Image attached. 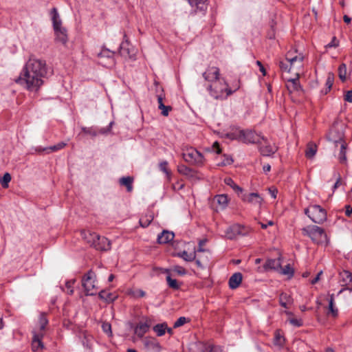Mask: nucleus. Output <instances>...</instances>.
<instances>
[{
	"label": "nucleus",
	"mask_w": 352,
	"mask_h": 352,
	"mask_svg": "<svg viewBox=\"0 0 352 352\" xmlns=\"http://www.w3.org/2000/svg\"><path fill=\"white\" fill-rule=\"evenodd\" d=\"M347 70L345 64H341L338 67V76L340 79L344 82L346 80Z\"/></svg>",
	"instance_id": "40"
},
{
	"label": "nucleus",
	"mask_w": 352,
	"mask_h": 352,
	"mask_svg": "<svg viewBox=\"0 0 352 352\" xmlns=\"http://www.w3.org/2000/svg\"><path fill=\"white\" fill-rule=\"evenodd\" d=\"M131 294L134 297L136 298L144 297L145 296V292L141 289L134 291Z\"/></svg>",
	"instance_id": "54"
},
{
	"label": "nucleus",
	"mask_w": 352,
	"mask_h": 352,
	"mask_svg": "<svg viewBox=\"0 0 352 352\" xmlns=\"http://www.w3.org/2000/svg\"><path fill=\"white\" fill-rule=\"evenodd\" d=\"M48 320L44 314H41L38 321V326L33 331V338L32 342V347L33 351H38L43 348V344L41 341L43 336V331Z\"/></svg>",
	"instance_id": "5"
},
{
	"label": "nucleus",
	"mask_w": 352,
	"mask_h": 352,
	"mask_svg": "<svg viewBox=\"0 0 352 352\" xmlns=\"http://www.w3.org/2000/svg\"><path fill=\"white\" fill-rule=\"evenodd\" d=\"M343 137L342 130L336 126L331 129L327 135L328 140L333 143V146H338V143L344 142Z\"/></svg>",
	"instance_id": "12"
},
{
	"label": "nucleus",
	"mask_w": 352,
	"mask_h": 352,
	"mask_svg": "<svg viewBox=\"0 0 352 352\" xmlns=\"http://www.w3.org/2000/svg\"><path fill=\"white\" fill-rule=\"evenodd\" d=\"M153 329L157 336H162L166 333V330L167 329V324L166 322L157 324L155 325Z\"/></svg>",
	"instance_id": "31"
},
{
	"label": "nucleus",
	"mask_w": 352,
	"mask_h": 352,
	"mask_svg": "<svg viewBox=\"0 0 352 352\" xmlns=\"http://www.w3.org/2000/svg\"><path fill=\"white\" fill-rule=\"evenodd\" d=\"M94 339L91 336H85L82 340L83 346L89 351H91Z\"/></svg>",
	"instance_id": "39"
},
{
	"label": "nucleus",
	"mask_w": 352,
	"mask_h": 352,
	"mask_svg": "<svg viewBox=\"0 0 352 352\" xmlns=\"http://www.w3.org/2000/svg\"><path fill=\"white\" fill-rule=\"evenodd\" d=\"M47 73L45 61L31 56L15 82L28 91H37L43 85Z\"/></svg>",
	"instance_id": "1"
},
{
	"label": "nucleus",
	"mask_w": 352,
	"mask_h": 352,
	"mask_svg": "<svg viewBox=\"0 0 352 352\" xmlns=\"http://www.w3.org/2000/svg\"><path fill=\"white\" fill-rule=\"evenodd\" d=\"M289 322L291 324H292L295 327H300L302 324V322L300 319L289 318Z\"/></svg>",
	"instance_id": "51"
},
{
	"label": "nucleus",
	"mask_w": 352,
	"mask_h": 352,
	"mask_svg": "<svg viewBox=\"0 0 352 352\" xmlns=\"http://www.w3.org/2000/svg\"><path fill=\"white\" fill-rule=\"evenodd\" d=\"M242 200L256 207H260L263 203V198L256 192L244 194Z\"/></svg>",
	"instance_id": "15"
},
{
	"label": "nucleus",
	"mask_w": 352,
	"mask_h": 352,
	"mask_svg": "<svg viewBox=\"0 0 352 352\" xmlns=\"http://www.w3.org/2000/svg\"><path fill=\"white\" fill-rule=\"evenodd\" d=\"M166 281L169 287L172 289H178L181 286V283H179L176 279L172 278L170 274L166 276Z\"/></svg>",
	"instance_id": "41"
},
{
	"label": "nucleus",
	"mask_w": 352,
	"mask_h": 352,
	"mask_svg": "<svg viewBox=\"0 0 352 352\" xmlns=\"http://www.w3.org/2000/svg\"><path fill=\"white\" fill-rule=\"evenodd\" d=\"M242 281V274L239 272L234 274L229 280V286L231 289L237 288Z\"/></svg>",
	"instance_id": "24"
},
{
	"label": "nucleus",
	"mask_w": 352,
	"mask_h": 352,
	"mask_svg": "<svg viewBox=\"0 0 352 352\" xmlns=\"http://www.w3.org/2000/svg\"><path fill=\"white\" fill-rule=\"evenodd\" d=\"M184 160L190 164L201 166L204 164V158L201 153L193 148H187L183 153Z\"/></svg>",
	"instance_id": "9"
},
{
	"label": "nucleus",
	"mask_w": 352,
	"mask_h": 352,
	"mask_svg": "<svg viewBox=\"0 0 352 352\" xmlns=\"http://www.w3.org/2000/svg\"><path fill=\"white\" fill-rule=\"evenodd\" d=\"M178 170L179 173L187 174L188 172L189 171V169L186 166L182 165L179 166Z\"/></svg>",
	"instance_id": "58"
},
{
	"label": "nucleus",
	"mask_w": 352,
	"mask_h": 352,
	"mask_svg": "<svg viewBox=\"0 0 352 352\" xmlns=\"http://www.w3.org/2000/svg\"><path fill=\"white\" fill-rule=\"evenodd\" d=\"M318 146L313 142H310L307 144V148L305 151V156L308 159H313L317 153Z\"/></svg>",
	"instance_id": "26"
},
{
	"label": "nucleus",
	"mask_w": 352,
	"mask_h": 352,
	"mask_svg": "<svg viewBox=\"0 0 352 352\" xmlns=\"http://www.w3.org/2000/svg\"><path fill=\"white\" fill-rule=\"evenodd\" d=\"M281 259L280 258L274 259H267L264 265L265 270H276L278 271L280 269Z\"/></svg>",
	"instance_id": "21"
},
{
	"label": "nucleus",
	"mask_w": 352,
	"mask_h": 352,
	"mask_svg": "<svg viewBox=\"0 0 352 352\" xmlns=\"http://www.w3.org/2000/svg\"><path fill=\"white\" fill-rule=\"evenodd\" d=\"M214 201L217 203V210H224L228 205L229 199L226 195H218L214 197Z\"/></svg>",
	"instance_id": "22"
},
{
	"label": "nucleus",
	"mask_w": 352,
	"mask_h": 352,
	"mask_svg": "<svg viewBox=\"0 0 352 352\" xmlns=\"http://www.w3.org/2000/svg\"><path fill=\"white\" fill-rule=\"evenodd\" d=\"M258 144H260L261 154L265 156L273 155L278 149L277 146L272 141L263 137H261L260 142H258Z\"/></svg>",
	"instance_id": "11"
},
{
	"label": "nucleus",
	"mask_w": 352,
	"mask_h": 352,
	"mask_svg": "<svg viewBox=\"0 0 352 352\" xmlns=\"http://www.w3.org/2000/svg\"><path fill=\"white\" fill-rule=\"evenodd\" d=\"M102 330L108 333V334H111V324L109 323H103L102 325Z\"/></svg>",
	"instance_id": "53"
},
{
	"label": "nucleus",
	"mask_w": 352,
	"mask_h": 352,
	"mask_svg": "<svg viewBox=\"0 0 352 352\" xmlns=\"http://www.w3.org/2000/svg\"><path fill=\"white\" fill-rule=\"evenodd\" d=\"M304 235L308 236L311 241L318 245H326L328 243L327 236L324 230L317 226H309L302 229Z\"/></svg>",
	"instance_id": "6"
},
{
	"label": "nucleus",
	"mask_w": 352,
	"mask_h": 352,
	"mask_svg": "<svg viewBox=\"0 0 352 352\" xmlns=\"http://www.w3.org/2000/svg\"><path fill=\"white\" fill-rule=\"evenodd\" d=\"M174 234L169 231H163L157 237V241L160 243H167L174 239Z\"/></svg>",
	"instance_id": "25"
},
{
	"label": "nucleus",
	"mask_w": 352,
	"mask_h": 352,
	"mask_svg": "<svg viewBox=\"0 0 352 352\" xmlns=\"http://www.w3.org/2000/svg\"><path fill=\"white\" fill-rule=\"evenodd\" d=\"M304 56L296 50L289 51L284 60L279 61V67L283 73L292 74L294 77H285L286 87L290 93L302 91L299 83V76L302 72Z\"/></svg>",
	"instance_id": "2"
},
{
	"label": "nucleus",
	"mask_w": 352,
	"mask_h": 352,
	"mask_svg": "<svg viewBox=\"0 0 352 352\" xmlns=\"http://www.w3.org/2000/svg\"><path fill=\"white\" fill-rule=\"evenodd\" d=\"M158 108L162 111L161 113L164 116H168V113L170 111H171L172 108L170 106H165L163 103V99L162 97L159 96L158 98Z\"/></svg>",
	"instance_id": "29"
},
{
	"label": "nucleus",
	"mask_w": 352,
	"mask_h": 352,
	"mask_svg": "<svg viewBox=\"0 0 352 352\" xmlns=\"http://www.w3.org/2000/svg\"><path fill=\"white\" fill-rule=\"evenodd\" d=\"M334 82V75L333 73H329L327 74V80H326V86L327 87V90L329 91L333 84Z\"/></svg>",
	"instance_id": "47"
},
{
	"label": "nucleus",
	"mask_w": 352,
	"mask_h": 352,
	"mask_svg": "<svg viewBox=\"0 0 352 352\" xmlns=\"http://www.w3.org/2000/svg\"><path fill=\"white\" fill-rule=\"evenodd\" d=\"M200 346H202V352H212L214 347H212L211 345H207L204 343H199Z\"/></svg>",
	"instance_id": "52"
},
{
	"label": "nucleus",
	"mask_w": 352,
	"mask_h": 352,
	"mask_svg": "<svg viewBox=\"0 0 352 352\" xmlns=\"http://www.w3.org/2000/svg\"><path fill=\"white\" fill-rule=\"evenodd\" d=\"M274 343L278 346H282L285 343L284 336L279 330L275 331Z\"/></svg>",
	"instance_id": "36"
},
{
	"label": "nucleus",
	"mask_w": 352,
	"mask_h": 352,
	"mask_svg": "<svg viewBox=\"0 0 352 352\" xmlns=\"http://www.w3.org/2000/svg\"><path fill=\"white\" fill-rule=\"evenodd\" d=\"M153 219V215L151 212L148 214H146L144 216H142L140 219V223L141 226L145 228L149 226L151 221Z\"/></svg>",
	"instance_id": "33"
},
{
	"label": "nucleus",
	"mask_w": 352,
	"mask_h": 352,
	"mask_svg": "<svg viewBox=\"0 0 352 352\" xmlns=\"http://www.w3.org/2000/svg\"><path fill=\"white\" fill-rule=\"evenodd\" d=\"M188 321L187 318L185 317H180L177 320V321L174 323L173 327L177 328L182 325H184L185 323H186Z\"/></svg>",
	"instance_id": "50"
},
{
	"label": "nucleus",
	"mask_w": 352,
	"mask_h": 352,
	"mask_svg": "<svg viewBox=\"0 0 352 352\" xmlns=\"http://www.w3.org/2000/svg\"><path fill=\"white\" fill-rule=\"evenodd\" d=\"M241 142L244 143H258L260 142L261 137L252 131L242 130Z\"/></svg>",
	"instance_id": "17"
},
{
	"label": "nucleus",
	"mask_w": 352,
	"mask_h": 352,
	"mask_svg": "<svg viewBox=\"0 0 352 352\" xmlns=\"http://www.w3.org/2000/svg\"><path fill=\"white\" fill-rule=\"evenodd\" d=\"M91 247L97 250L107 251L111 249V243L106 237L100 236V239H97Z\"/></svg>",
	"instance_id": "20"
},
{
	"label": "nucleus",
	"mask_w": 352,
	"mask_h": 352,
	"mask_svg": "<svg viewBox=\"0 0 352 352\" xmlns=\"http://www.w3.org/2000/svg\"><path fill=\"white\" fill-rule=\"evenodd\" d=\"M244 228L239 224H234L227 228L225 236L228 239H234L239 235L243 234Z\"/></svg>",
	"instance_id": "16"
},
{
	"label": "nucleus",
	"mask_w": 352,
	"mask_h": 352,
	"mask_svg": "<svg viewBox=\"0 0 352 352\" xmlns=\"http://www.w3.org/2000/svg\"><path fill=\"white\" fill-rule=\"evenodd\" d=\"M11 180V175L6 173L3 175V177L1 179L0 182L3 188H7L8 187V184Z\"/></svg>",
	"instance_id": "45"
},
{
	"label": "nucleus",
	"mask_w": 352,
	"mask_h": 352,
	"mask_svg": "<svg viewBox=\"0 0 352 352\" xmlns=\"http://www.w3.org/2000/svg\"><path fill=\"white\" fill-rule=\"evenodd\" d=\"M113 53L108 50H102L98 54V57L100 58L99 63L100 64H103L102 58L104 57H107L111 63H113Z\"/></svg>",
	"instance_id": "38"
},
{
	"label": "nucleus",
	"mask_w": 352,
	"mask_h": 352,
	"mask_svg": "<svg viewBox=\"0 0 352 352\" xmlns=\"http://www.w3.org/2000/svg\"><path fill=\"white\" fill-rule=\"evenodd\" d=\"M239 87V82L230 87L224 78H221L210 84L208 87V90L210 96L214 98L224 100L238 90Z\"/></svg>",
	"instance_id": "3"
},
{
	"label": "nucleus",
	"mask_w": 352,
	"mask_h": 352,
	"mask_svg": "<svg viewBox=\"0 0 352 352\" xmlns=\"http://www.w3.org/2000/svg\"><path fill=\"white\" fill-rule=\"evenodd\" d=\"M268 192H269L270 195H271V197L273 199H276V195H277V193H278V190L276 188H274V187L269 188H268Z\"/></svg>",
	"instance_id": "55"
},
{
	"label": "nucleus",
	"mask_w": 352,
	"mask_h": 352,
	"mask_svg": "<svg viewBox=\"0 0 352 352\" xmlns=\"http://www.w3.org/2000/svg\"><path fill=\"white\" fill-rule=\"evenodd\" d=\"M120 54L125 58L134 59L136 55L135 49L131 45L126 35L120 46Z\"/></svg>",
	"instance_id": "10"
},
{
	"label": "nucleus",
	"mask_w": 352,
	"mask_h": 352,
	"mask_svg": "<svg viewBox=\"0 0 352 352\" xmlns=\"http://www.w3.org/2000/svg\"><path fill=\"white\" fill-rule=\"evenodd\" d=\"M171 270L173 272H175V274L179 275V276H184L186 275L187 273L186 270L179 265H175L173 267H171Z\"/></svg>",
	"instance_id": "46"
},
{
	"label": "nucleus",
	"mask_w": 352,
	"mask_h": 352,
	"mask_svg": "<svg viewBox=\"0 0 352 352\" xmlns=\"http://www.w3.org/2000/svg\"><path fill=\"white\" fill-rule=\"evenodd\" d=\"M242 130L236 129L227 134V136L231 140H238L241 141Z\"/></svg>",
	"instance_id": "43"
},
{
	"label": "nucleus",
	"mask_w": 352,
	"mask_h": 352,
	"mask_svg": "<svg viewBox=\"0 0 352 352\" xmlns=\"http://www.w3.org/2000/svg\"><path fill=\"white\" fill-rule=\"evenodd\" d=\"M133 179L131 177H122L120 179V184L122 186H125L128 192H131L133 190Z\"/></svg>",
	"instance_id": "30"
},
{
	"label": "nucleus",
	"mask_w": 352,
	"mask_h": 352,
	"mask_svg": "<svg viewBox=\"0 0 352 352\" xmlns=\"http://www.w3.org/2000/svg\"><path fill=\"white\" fill-rule=\"evenodd\" d=\"M278 272L283 275L288 276L289 277L292 276L294 274L293 268L289 264L286 265L284 267L280 266V269H279Z\"/></svg>",
	"instance_id": "42"
},
{
	"label": "nucleus",
	"mask_w": 352,
	"mask_h": 352,
	"mask_svg": "<svg viewBox=\"0 0 352 352\" xmlns=\"http://www.w3.org/2000/svg\"><path fill=\"white\" fill-rule=\"evenodd\" d=\"M305 214L316 223H322L327 219V212L319 205H313L305 209Z\"/></svg>",
	"instance_id": "8"
},
{
	"label": "nucleus",
	"mask_w": 352,
	"mask_h": 352,
	"mask_svg": "<svg viewBox=\"0 0 352 352\" xmlns=\"http://www.w3.org/2000/svg\"><path fill=\"white\" fill-rule=\"evenodd\" d=\"M233 162V160L231 157H226L224 160L220 164L221 166H227L230 165Z\"/></svg>",
	"instance_id": "57"
},
{
	"label": "nucleus",
	"mask_w": 352,
	"mask_h": 352,
	"mask_svg": "<svg viewBox=\"0 0 352 352\" xmlns=\"http://www.w3.org/2000/svg\"><path fill=\"white\" fill-rule=\"evenodd\" d=\"M224 182L225 184L231 186L235 191L240 192H242V188H240L238 185H236L230 177L226 178Z\"/></svg>",
	"instance_id": "44"
},
{
	"label": "nucleus",
	"mask_w": 352,
	"mask_h": 352,
	"mask_svg": "<svg viewBox=\"0 0 352 352\" xmlns=\"http://www.w3.org/2000/svg\"><path fill=\"white\" fill-rule=\"evenodd\" d=\"M212 148L217 153H221V148H220L219 144L217 142H215L213 143Z\"/></svg>",
	"instance_id": "59"
},
{
	"label": "nucleus",
	"mask_w": 352,
	"mask_h": 352,
	"mask_svg": "<svg viewBox=\"0 0 352 352\" xmlns=\"http://www.w3.org/2000/svg\"><path fill=\"white\" fill-rule=\"evenodd\" d=\"M340 283L341 286L344 287L346 289H349L350 291L352 290V287H351L352 282V276L351 274L346 270H343L340 272Z\"/></svg>",
	"instance_id": "19"
},
{
	"label": "nucleus",
	"mask_w": 352,
	"mask_h": 352,
	"mask_svg": "<svg viewBox=\"0 0 352 352\" xmlns=\"http://www.w3.org/2000/svg\"><path fill=\"white\" fill-rule=\"evenodd\" d=\"M204 79L210 84L220 79V69L217 67H209L203 74Z\"/></svg>",
	"instance_id": "14"
},
{
	"label": "nucleus",
	"mask_w": 352,
	"mask_h": 352,
	"mask_svg": "<svg viewBox=\"0 0 352 352\" xmlns=\"http://www.w3.org/2000/svg\"><path fill=\"white\" fill-rule=\"evenodd\" d=\"M270 169H271V166L270 164H265L263 167V170L265 173L269 172L270 170Z\"/></svg>",
	"instance_id": "63"
},
{
	"label": "nucleus",
	"mask_w": 352,
	"mask_h": 352,
	"mask_svg": "<svg viewBox=\"0 0 352 352\" xmlns=\"http://www.w3.org/2000/svg\"><path fill=\"white\" fill-rule=\"evenodd\" d=\"M152 324V320L149 318H143L136 325L134 329L135 333L140 338H142L144 335L149 330Z\"/></svg>",
	"instance_id": "13"
},
{
	"label": "nucleus",
	"mask_w": 352,
	"mask_h": 352,
	"mask_svg": "<svg viewBox=\"0 0 352 352\" xmlns=\"http://www.w3.org/2000/svg\"><path fill=\"white\" fill-rule=\"evenodd\" d=\"M65 146H66L65 143H64V142H59L57 144H56L54 146H50V147L43 148H36V151L38 152V153H41V152H43V151H46L47 153L54 152V151H57L58 150H60V149L63 148Z\"/></svg>",
	"instance_id": "27"
},
{
	"label": "nucleus",
	"mask_w": 352,
	"mask_h": 352,
	"mask_svg": "<svg viewBox=\"0 0 352 352\" xmlns=\"http://www.w3.org/2000/svg\"><path fill=\"white\" fill-rule=\"evenodd\" d=\"M322 271L318 272V274L316 275V276L313 280H311V283L313 285L316 283L320 280V276L322 275Z\"/></svg>",
	"instance_id": "60"
},
{
	"label": "nucleus",
	"mask_w": 352,
	"mask_h": 352,
	"mask_svg": "<svg viewBox=\"0 0 352 352\" xmlns=\"http://www.w3.org/2000/svg\"><path fill=\"white\" fill-rule=\"evenodd\" d=\"M82 286L84 288L86 295H94L98 291L96 274L89 270L82 278Z\"/></svg>",
	"instance_id": "7"
},
{
	"label": "nucleus",
	"mask_w": 352,
	"mask_h": 352,
	"mask_svg": "<svg viewBox=\"0 0 352 352\" xmlns=\"http://www.w3.org/2000/svg\"><path fill=\"white\" fill-rule=\"evenodd\" d=\"M50 14L52 16L53 28L55 32V40L63 45H65L68 41L67 30L62 25V21L57 9L53 8L51 10Z\"/></svg>",
	"instance_id": "4"
},
{
	"label": "nucleus",
	"mask_w": 352,
	"mask_h": 352,
	"mask_svg": "<svg viewBox=\"0 0 352 352\" xmlns=\"http://www.w3.org/2000/svg\"><path fill=\"white\" fill-rule=\"evenodd\" d=\"M192 7H195L200 10H204L207 8L206 0H187Z\"/></svg>",
	"instance_id": "28"
},
{
	"label": "nucleus",
	"mask_w": 352,
	"mask_h": 352,
	"mask_svg": "<svg viewBox=\"0 0 352 352\" xmlns=\"http://www.w3.org/2000/svg\"><path fill=\"white\" fill-rule=\"evenodd\" d=\"M99 297L101 299H103L105 301L109 302H113V300H115L117 298L116 295H115L112 293H109L106 291H101L99 293Z\"/></svg>",
	"instance_id": "32"
},
{
	"label": "nucleus",
	"mask_w": 352,
	"mask_h": 352,
	"mask_svg": "<svg viewBox=\"0 0 352 352\" xmlns=\"http://www.w3.org/2000/svg\"><path fill=\"white\" fill-rule=\"evenodd\" d=\"M212 352H223L221 346H214Z\"/></svg>",
	"instance_id": "64"
},
{
	"label": "nucleus",
	"mask_w": 352,
	"mask_h": 352,
	"mask_svg": "<svg viewBox=\"0 0 352 352\" xmlns=\"http://www.w3.org/2000/svg\"><path fill=\"white\" fill-rule=\"evenodd\" d=\"M159 166L160 170L169 177L170 173L168 168V162L166 161L162 162L160 163Z\"/></svg>",
	"instance_id": "48"
},
{
	"label": "nucleus",
	"mask_w": 352,
	"mask_h": 352,
	"mask_svg": "<svg viewBox=\"0 0 352 352\" xmlns=\"http://www.w3.org/2000/svg\"><path fill=\"white\" fill-rule=\"evenodd\" d=\"M178 256L186 261H192L196 258V252L193 251L192 252L188 253L186 251H183L178 253Z\"/></svg>",
	"instance_id": "34"
},
{
	"label": "nucleus",
	"mask_w": 352,
	"mask_h": 352,
	"mask_svg": "<svg viewBox=\"0 0 352 352\" xmlns=\"http://www.w3.org/2000/svg\"><path fill=\"white\" fill-rule=\"evenodd\" d=\"M81 235L83 238V239L91 246L93 245L95 241H97V239H100V235L98 234L96 232H93L91 231H82L81 233Z\"/></svg>",
	"instance_id": "23"
},
{
	"label": "nucleus",
	"mask_w": 352,
	"mask_h": 352,
	"mask_svg": "<svg viewBox=\"0 0 352 352\" xmlns=\"http://www.w3.org/2000/svg\"><path fill=\"white\" fill-rule=\"evenodd\" d=\"M75 283V280H69V281H67L66 283H65V287H66V292L68 294H73L74 293V289H73V285Z\"/></svg>",
	"instance_id": "49"
},
{
	"label": "nucleus",
	"mask_w": 352,
	"mask_h": 352,
	"mask_svg": "<svg viewBox=\"0 0 352 352\" xmlns=\"http://www.w3.org/2000/svg\"><path fill=\"white\" fill-rule=\"evenodd\" d=\"M279 300L280 305L285 308H287V305L291 304L292 302L291 296L285 293L280 294Z\"/></svg>",
	"instance_id": "37"
},
{
	"label": "nucleus",
	"mask_w": 352,
	"mask_h": 352,
	"mask_svg": "<svg viewBox=\"0 0 352 352\" xmlns=\"http://www.w3.org/2000/svg\"><path fill=\"white\" fill-rule=\"evenodd\" d=\"M345 210V214L346 216L350 217L352 214V207L350 206H346Z\"/></svg>",
	"instance_id": "61"
},
{
	"label": "nucleus",
	"mask_w": 352,
	"mask_h": 352,
	"mask_svg": "<svg viewBox=\"0 0 352 352\" xmlns=\"http://www.w3.org/2000/svg\"><path fill=\"white\" fill-rule=\"evenodd\" d=\"M338 310L337 308H336V307L334 305L333 295H331L330 300H329L328 314L331 315L332 317L336 318L338 316Z\"/></svg>",
	"instance_id": "35"
},
{
	"label": "nucleus",
	"mask_w": 352,
	"mask_h": 352,
	"mask_svg": "<svg viewBox=\"0 0 352 352\" xmlns=\"http://www.w3.org/2000/svg\"><path fill=\"white\" fill-rule=\"evenodd\" d=\"M338 43L336 41V38L334 37L332 40V41L327 45L328 47H336L338 46Z\"/></svg>",
	"instance_id": "62"
},
{
	"label": "nucleus",
	"mask_w": 352,
	"mask_h": 352,
	"mask_svg": "<svg viewBox=\"0 0 352 352\" xmlns=\"http://www.w3.org/2000/svg\"><path fill=\"white\" fill-rule=\"evenodd\" d=\"M344 100L352 102V90L347 91L344 95Z\"/></svg>",
	"instance_id": "56"
},
{
	"label": "nucleus",
	"mask_w": 352,
	"mask_h": 352,
	"mask_svg": "<svg viewBox=\"0 0 352 352\" xmlns=\"http://www.w3.org/2000/svg\"><path fill=\"white\" fill-rule=\"evenodd\" d=\"M334 155L338 159L341 164L346 163V142H341L338 144V146H334Z\"/></svg>",
	"instance_id": "18"
}]
</instances>
